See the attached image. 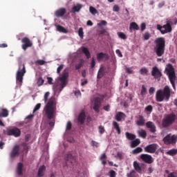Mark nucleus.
<instances>
[{
	"label": "nucleus",
	"instance_id": "1",
	"mask_svg": "<svg viewBox=\"0 0 177 177\" xmlns=\"http://www.w3.org/2000/svg\"><path fill=\"white\" fill-rule=\"evenodd\" d=\"M50 95V93L49 92H46L44 94V103L46 104L44 108V111L45 113L46 117H47L48 120H52L55 118V115H56V106L57 104V101L56 100L55 96H51L50 98L48 100Z\"/></svg>",
	"mask_w": 177,
	"mask_h": 177
},
{
	"label": "nucleus",
	"instance_id": "2",
	"mask_svg": "<svg viewBox=\"0 0 177 177\" xmlns=\"http://www.w3.org/2000/svg\"><path fill=\"white\" fill-rule=\"evenodd\" d=\"M153 50L158 57H161L165 53V38L158 37L154 41Z\"/></svg>",
	"mask_w": 177,
	"mask_h": 177
},
{
	"label": "nucleus",
	"instance_id": "3",
	"mask_svg": "<svg viewBox=\"0 0 177 177\" xmlns=\"http://www.w3.org/2000/svg\"><path fill=\"white\" fill-rule=\"evenodd\" d=\"M171 97V88L168 86H165L163 90H158L156 94V102H168Z\"/></svg>",
	"mask_w": 177,
	"mask_h": 177
},
{
	"label": "nucleus",
	"instance_id": "4",
	"mask_svg": "<svg viewBox=\"0 0 177 177\" xmlns=\"http://www.w3.org/2000/svg\"><path fill=\"white\" fill-rule=\"evenodd\" d=\"M165 73L169 77L170 84H171L174 89H176L175 86V82L176 81V75L175 74V68L172 66V64H169L168 67L165 68Z\"/></svg>",
	"mask_w": 177,
	"mask_h": 177
},
{
	"label": "nucleus",
	"instance_id": "5",
	"mask_svg": "<svg viewBox=\"0 0 177 177\" xmlns=\"http://www.w3.org/2000/svg\"><path fill=\"white\" fill-rule=\"evenodd\" d=\"M26 73H27L26 71V65H24V64L19 63L18 71L16 73L17 84H19V85H21V84H23V80Z\"/></svg>",
	"mask_w": 177,
	"mask_h": 177
},
{
	"label": "nucleus",
	"instance_id": "6",
	"mask_svg": "<svg viewBox=\"0 0 177 177\" xmlns=\"http://www.w3.org/2000/svg\"><path fill=\"white\" fill-rule=\"evenodd\" d=\"M176 120V115L174 113L168 114L165 116L162 121V126L163 128H168L170 125H172Z\"/></svg>",
	"mask_w": 177,
	"mask_h": 177
},
{
	"label": "nucleus",
	"instance_id": "7",
	"mask_svg": "<svg viewBox=\"0 0 177 177\" xmlns=\"http://www.w3.org/2000/svg\"><path fill=\"white\" fill-rule=\"evenodd\" d=\"M68 72L67 71H64L62 73V75L59 77V92H62L64 88L67 86V84H68Z\"/></svg>",
	"mask_w": 177,
	"mask_h": 177
},
{
	"label": "nucleus",
	"instance_id": "8",
	"mask_svg": "<svg viewBox=\"0 0 177 177\" xmlns=\"http://www.w3.org/2000/svg\"><path fill=\"white\" fill-rule=\"evenodd\" d=\"M176 141H177V135H171V133L167 135L164 138H163V142L165 145H176Z\"/></svg>",
	"mask_w": 177,
	"mask_h": 177
},
{
	"label": "nucleus",
	"instance_id": "9",
	"mask_svg": "<svg viewBox=\"0 0 177 177\" xmlns=\"http://www.w3.org/2000/svg\"><path fill=\"white\" fill-rule=\"evenodd\" d=\"M6 135L8 136H15V138H19L21 135V131L17 127H14L12 129L8 128L6 131Z\"/></svg>",
	"mask_w": 177,
	"mask_h": 177
},
{
	"label": "nucleus",
	"instance_id": "10",
	"mask_svg": "<svg viewBox=\"0 0 177 177\" xmlns=\"http://www.w3.org/2000/svg\"><path fill=\"white\" fill-rule=\"evenodd\" d=\"M157 30L161 32V34H168V32H172V26L166 24L163 26L160 24L157 25Z\"/></svg>",
	"mask_w": 177,
	"mask_h": 177
},
{
	"label": "nucleus",
	"instance_id": "11",
	"mask_svg": "<svg viewBox=\"0 0 177 177\" xmlns=\"http://www.w3.org/2000/svg\"><path fill=\"white\" fill-rule=\"evenodd\" d=\"M151 74L152 77H153L155 80H158V81H160V80H161V77H162V73H161V71L158 69V67L157 66H153L152 68Z\"/></svg>",
	"mask_w": 177,
	"mask_h": 177
},
{
	"label": "nucleus",
	"instance_id": "12",
	"mask_svg": "<svg viewBox=\"0 0 177 177\" xmlns=\"http://www.w3.org/2000/svg\"><path fill=\"white\" fill-rule=\"evenodd\" d=\"M21 43L23 44L21 48L24 50H27L28 48L32 46V41L28 37L22 38Z\"/></svg>",
	"mask_w": 177,
	"mask_h": 177
},
{
	"label": "nucleus",
	"instance_id": "13",
	"mask_svg": "<svg viewBox=\"0 0 177 177\" xmlns=\"http://www.w3.org/2000/svg\"><path fill=\"white\" fill-rule=\"evenodd\" d=\"M157 147H158V145L157 144H151L147 146H146L144 148V150L145 153H150L151 154H153L157 151Z\"/></svg>",
	"mask_w": 177,
	"mask_h": 177
},
{
	"label": "nucleus",
	"instance_id": "14",
	"mask_svg": "<svg viewBox=\"0 0 177 177\" xmlns=\"http://www.w3.org/2000/svg\"><path fill=\"white\" fill-rule=\"evenodd\" d=\"M19 156H20V146L15 145L10 153V157L11 158H16V157H19Z\"/></svg>",
	"mask_w": 177,
	"mask_h": 177
},
{
	"label": "nucleus",
	"instance_id": "15",
	"mask_svg": "<svg viewBox=\"0 0 177 177\" xmlns=\"http://www.w3.org/2000/svg\"><path fill=\"white\" fill-rule=\"evenodd\" d=\"M140 158L147 164H153V160L151 155L142 153L140 155Z\"/></svg>",
	"mask_w": 177,
	"mask_h": 177
},
{
	"label": "nucleus",
	"instance_id": "16",
	"mask_svg": "<svg viewBox=\"0 0 177 177\" xmlns=\"http://www.w3.org/2000/svg\"><path fill=\"white\" fill-rule=\"evenodd\" d=\"M110 59L109 54L104 53H98L97 54V62H106Z\"/></svg>",
	"mask_w": 177,
	"mask_h": 177
},
{
	"label": "nucleus",
	"instance_id": "17",
	"mask_svg": "<svg viewBox=\"0 0 177 177\" xmlns=\"http://www.w3.org/2000/svg\"><path fill=\"white\" fill-rule=\"evenodd\" d=\"M100 106H102V99H100V97L95 98L93 106V110L95 113L100 111Z\"/></svg>",
	"mask_w": 177,
	"mask_h": 177
},
{
	"label": "nucleus",
	"instance_id": "18",
	"mask_svg": "<svg viewBox=\"0 0 177 177\" xmlns=\"http://www.w3.org/2000/svg\"><path fill=\"white\" fill-rule=\"evenodd\" d=\"M66 8H61L55 12V16H56V17H63V16L66 15Z\"/></svg>",
	"mask_w": 177,
	"mask_h": 177
},
{
	"label": "nucleus",
	"instance_id": "19",
	"mask_svg": "<svg viewBox=\"0 0 177 177\" xmlns=\"http://www.w3.org/2000/svg\"><path fill=\"white\" fill-rule=\"evenodd\" d=\"M146 127L148 128L150 131V132H152V133H154L156 132V124L153 122H147L146 123Z\"/></svg>",
	"mask_w": 177,
	"mask_h": 177
},
{
	"label": "nucleus",
	"instance_id": "20",
	"mask_svg": "<svg viewBox=\"0 0 177 177\" xmlns=\"http://www.w3.org/2000/svg\"><path fill=\"white\" fill-rule=\"evenodd\" d=\"M85 118H86L85 112L84 111L81 112L77 118L78 122H80V124H84V122H85Z\"/></svg>",
	"mask_w": 177,
	"mask_h": 177
},
{
	"label": "nucleus",
	"instance_id": "21",
	"mask_svg": "<svg viewBox=\"0 0 177 177\" xmlns=\"http://www.w3.org/2000/svg\"><path fill=\"white\" fill-rule=\"evenodd\" d=\"M23 167L24 165L21 162H19L17 166V174L19 176L23 175Z\"/></svg>",
	"mask_w": 177,
	"mask_h": 177
},
{
	"label": "nucleus",
	"instance_id": "22",
	"mask_svg": "<svg viewBox=\"0 0 177 177\" xmlns=\"http://www.w3.org/2000/svg\"><path fill=\"white\" fill-rule=\"evenodd\" d=\"M82 52L85 55L86 59H91V52H89V49H88V48L82 46Z\"/></svg>",
	"mask_w": 177,
	"mask_h": 177
},
{
	"label": "nucleus",
	"instance_id": "23",
	"mask_svg": "<svg viewBox=\"0 0 177 177\" xmlns=\"http://www.w3.org/2000/svg\"><path fill=\"white\" fill-rule=\"evenodd\" d=\"M139 145H140V139L139 138H136L131 142V149H135V147H137V146H139Z\"/></svg>",
	"mask_w": 177,
	"mask_h": 177
},
{
	"label": "nucleus",
	"instance_id": "24",
	"mask_svg": "<svg viewBox=\"0 0 177 177\" xmlns=\"http://www.w3.org/2000/svg\"><path fill=\"white\" fill-rule=\"evenodd\" d=\"M112 125L114 129H115L118 135H121V128H120V124H118V122L113 121Z\"/></svg>",
	"mask_w": 177,
	"mask_h": 177
},
{
	"label": "nucleus",
	"instance_id": "25",
	"mask_svg": "<svg viewBox=\"0 0 177 177\" xmlns=\"http://www.w3.org/2000/svg\"><path fill=\"white\" fill-rule=\"evenodd\" d=\"M125 118V113H124L122 112H118L115 115V120L118 122H120V121H122V118Z\"/></svg>",
	"mask_w": 177,
	"mask_h": 177
},
{
	"label": "nucleus",
	"instance_id": "26",
	"mask_svg": "<svg viewBox=\"0 0 177 177\" xmlns=\"http://www.w3.org/2000/svg\"><path fill=\"white\" fill-rule=\"evenodd\" d=\"M145 118H143V116L142 115H140L138 121L136 122V124L138 127H143L145 125Z\"/></svg>",
	"mask_w": 177,
	"mask_h": 177
},
{
	"label": "nucleus",
	"instance_id": "27",
	"mask_svg": "<svg viewBox=\"0 0 177 177\" xmlns=\"http://www.w3.org/2000/svg\"><path fill=\"white\" fill-rule=\"evenodd\" d=\"M126 138L128 140H135L136 139V136L133 133H131L129 132L125 133Z\"/></svg>",
	"mask_w": 177,
	"mask_h": 177
},
{
	"label": "nucleus",
	"instance_id": "28",
	"mask_svg": "<svg viewBox=\"0 0 177 177\" xmlns=\"http://www.w3.org/2000/svg\"><path fill=\"white\" fill-rule=\"evenodd\" d=\"M8 115H9V111H8L6 109H1L0 111V117L6 118Z\"/></svg>",
	"mask_w": 177,
	"mask_h": 177
},
{
	"label": "nucleus",
	"instance_id": "29",
	"mask_svg": "<svg viewBox=\"0 0 177 177\" xmlns=\"http://www.w3.org/2000/svg\"><path fill=\"white\" fill-rule=\"evenodd\" d=\"M129 30L132 32V30H136L138 31L139 30V25L136 24V22H131L130 24Z\"/></svg>",
	"mask_w": 177,
	"mask_h": 177
},
{
	"label": "nucleus",
	"instance_id": "30",
	"mask_svg": "<svg viewBox=\"0 0 177 177\" xmlns=\"http://www.w3.org/2000/svg\"><path fill=\"white\" fill-rule=\"evenodd\" d=\"M81 9H82V5L77 4V6H74L72 8V13L78 12H80V10H81Z\"/></svg>",
	"mask_w": 177,
	"mask_h": 177
},
{
	"label": "nucleus",
	"instance_id": "31",
	"mask_svg": "<svg viewBox=\"0 0 177 177\" xmlns=\"http://www.w3.org/2000/svg\"><path fill=\"white\" fill-rule=\"evenodd\" d=\"M45 169H46V167H45V165L40 167L39 168L37 176H39V177L44 176V171H45Z\"/></svg>",
	"mask_w": 177,
	"mask_h": 177
},
{
	"label": "nucleus",
	"instance_id": "32",
	"mask_svg": "<svg viewBox=\"0 0 177 177\" xmlns=\"http://www.w3.org/2000/svg\"><path fill=\"white\" fill-rule=\"evenodd\" d=\"M133 167H134V169H136V171L137 172H138V174H142V167H140V166L139 165V163H138V162H133Z\"/></svg>",
	"mask_w": 177,
	"mask_h": 177
},
{
	"label": "nucleus",
	"instance_id": "33",
	"mask_svg": "<svg viewBox=\"0 0 177 177\" xmlns=\"http://www.w3.org/2000/svg\"><path fill=\"white\" fill-rule=\"evenodd\" d=\"M56 28L57 31H59V32H64V34H66L67 32V30L60 25H57Z\"/></svg>",
	"mask_w": 177,
	"mask_h": 177
},
{
	"label": "nucleus",
	"instance_id": "34",
	"mask_svg": "<svg viewBox=\"0 0 177 177\" xmlns=\"http://www.w3.org/2000/svg\"><path fill=\"white\" fill-rule=\"evenodd\" d=\"M140 138H142L143 139H146V136H147V133L144 129L138 131V132Z\"/></svg>",
	"mask_w": 177,
	"mask_h": 177
},
{
	"label": "nucleus",
	"instance_id": "35",
	"mask_svg": "<svg viewBox=\"0 0 177 177\" xmlns=\"http://www.w3.org/2000/svg\"><path fill=\"white\" fill-rule=\"evenodd\" d=\"M142 151H143V149H142L140 147H138L132 151V154H139V153H142Z\"/></svg>",
	"mask_w": 177,
	"mask_h": 177
},
{
	"label": "nucleus",
	"instance_id": "36",
	"mask_svg": "<svg viewBox=\"0 0 177 177\" xmlns=\"http://www.w3.org/2000/svg\"><path fill=\"white\" fill-rule=\"evenodd\" d=\"M147 73H149V70L146 67L141 68L140 70V74H141V75H146Z\"/></svg>",
	"mask_w": 177,
	"mask_h": 177
},
{
	"label": "nucleus",
	"instance_id": "37",
	"mask_svg": "<svg viewBox=\"0 0 177 177\" xmlns=\"http://www.w3.org/2000/svg\"><path fill=\"white\" fill-rule=\"evenodd\" d=\"M167 154H168V156H176L177 149H171L167 152Z\"/></svg>",
	"mask_w": 177,
	"mask_h": 177
},
{
	"label": "nucleus",
	"instance_id": "38",
	"mask_svg": "<svg viewBox=\"0 0 177 177\" xmlns=\"http://www.w3.org/2000/svg\"><path fill=\"white\" fill-rule=\"evenodd\" d=\"M89 11H90V13H91V15H93L97 13V10H96V8H95L93 6L89 7Z\"/></svg>",
	"mask_w": 177,
	"mask_h": 177
},
{
	"label": "nucleus",
	"instance_id": "39",
	"mask_svg": "<svg viewBox=\"0 0 177 177\" xmlns=\"http://www.w3.org/2000/svg\"><path fill=\"white\" fill-rule=\"evenodd\" d=\"M44 82H45V80H44L42 77H39L37 82V86H42V85H44Z\"/></svg>",
	"mask_w": 177,
	"mask_h": 177
},
{
	"label": "nucleus",
	"instance_id": "40",
	"mask_svg": "<svg viewBox=\"0 0 177 177\" xmlns=\"http://www.w3.org/2000/svg\"><path fill=\"white\" fill-rule=\"evenodd\" d=\"M118 35L119 38H121V39H127V35L122 32H118Z\"/></svg>",
	"mask_w": 177,
	"mask_h": 177
},
{
	"label": "nucleus",
	"instance_id": "41",
	"mask_svg": "<svg viewBox=\"0 0 177 177\" xmlns=\"http://www.w3.org/2000/svg\"><path fill=\"white\" fill-rule=\"evenodd\" d=\"M21 146L24 147V150H25L26 151H28V150H30V146H28L27 142H23L21 144Z\"/></svg>",
	"mask_w": 177,
	"mask_h": 177
},
{
	"label": "nucleus",
	"instance_id": "42",
	"mask_svg": "<svg viewBox=\"0 0 177 177\" xmlns=\"http://www.w3.org/2000/svg\"><path fill=\"white\" fill-rule=\"evenodd\" d=\"M145 111L147 113H151L153 111V106L151 105H148L145 107Z\"/></svg>",
	"mask_w": 177,
	"mask_h": 177
},
{
	"label": "nucleus",
	"instance_id": "43",
	"mask_svg": "<svg viewBox=\"0 0 177 177\" xmlns=\"http://www.w3.org/2000/svg\"><path fill=\"white\" fill-rule=\"evenodd\" d=\"M78 35L80 37V38H84V29L82 28H79Z\"/></svg>",
	"mask_w": 177,
	"mask_h": 177
},
{
	"label": "nucleus",
	"instance_id": "44",
	"mask_svg": "<svg viewBox=\"0 0 177 177\" xmlns=\"http://www.w3.org/2000/svg\"><path fill=\"white\" fill-rule=\"evenodd\" d=\"M127 177H136V171L132 170L130 173L127 174Z\"/></svg>",
	"mask_w": 177,
	"mask_h": 177
},
{
	"label": "nucleus",
	"instance_id": "45",
	"mask_svg": "<svg viewBox=\"0 0 177 177\" xmlns=\"http://www.w3.org/2000/svg\"><path fill=\"white\" fill-rule=\"evenodd\" d=\"M46 62H45L44 59H39L35 62V64H39V66H44Z\"/></svg>",
	"mask_w": 177,
	"mask_h": 177
},
{
	"label": "nucleus",
	"instance_id": "46",
	"mask_svg": "<svg viewBox=\"0 0 177 177\" xmlns=\"http://www.w3.org/2000/svg\"><path fill=\"white\" fill-rule=\"evenodd\" d=\"M72 159H73V154L67 153L66 156L65 157L66 161H71Z\"/></svg>",
	"mask_w": 177,
	"mask_h": 177
},
{
	"label": "nucleus",
	"instance_id": "47",
	"mask_svg": "<svg viewBox=\"0 0 177 177\" xmlns=\"http://www.w3.org/2000/svg\"><path fill=\"white\" fill-rule=\"evenodd\" d=\"M143 38L145 41H147L148 39H150V33H149V32H145L143 35Z\"/></svg>",
	"mask_w": 177,
	"mask_h": 177
},
{
	"label": "nucleus",
	"instance_id": "48",
	"mask_svg": "<svg viewBox=\"0 0 177 177\" xmlns=\"http://www.w3.org/2000/svg\"><path fill=\"white\" fill-rule=\"evenodd\" d=\"M99 132L101 135H103V133L105 132L104 127L103 126H99L98 127Z\"/></svg>",
	"mask_w": 177,
	"mask_h": 177
},
{
	"label": "nucleus",
	"instance_id": "49",
	"mask_svg": "<svg viewBox=\"0 0 177 177\" xmlns=\"http://www.w3.org/2000/svg\"><path fill=\"white\" fill-rule=\"evenodd\" d=\"M103 75H104L103 71H102V69H100V71L97 73V78L98 80H100V78H102Z\"/></svg>",
	"mask_w": 177,
	"mask_h": 177
},
{
	"label": "nucleus",
	"instance_id": "50",
	"mask_svg": "<svg viewBox=\"0 0 177 177\" xmlns=\"http://www.w3.org/2000/svg\"><path fill=\"white\" fill-rule=\"evenodd\" d=\"M95 66H96V61L95 60V57H92L91 62V68H94Z\"/></svg>",
	"mask_w": 177,
	"mask_h": 177
},
{
	"label": "nucleus",
	"instance_id": "51",
	"mask_svg": "<svg viewBox=\"0 0 177 177\" xmlns=\"http://www.w3.org/2000/svg\"><path fill=\"white\" fill-rule=\"evenodd\" d=\"M72 127L73 124H71V122L68 121L66 124V131H70Z\"/></svg>",
	"mask_w": 177,
	"mask_h": 177
},
{
	"label": "nucleus",
	"instance_id": "52",
	"mask_svg": "<svg viewBox=\"0 0 177 177\" xmlns=\"http://www.w3.org/2000/svg\"><path fill=\"white\" fill-rule=\"evenodd\" d=\"M63 67H64V65L61 64L59 65L57 68V74H60V71H62L63 70Z\"/></svg>",
	"mask_w": 177,
	"mask_h": 177
},
{
	"label": "nucleus",
	"instance_id": "53",
	"mask_svg": "<svg viewBox=\"0 0 177 177\" xmlns=\"http://www.w3.org/2000/svg\"><path fill=\"white\" fill-rule=\"evenodd\" d=\"M39 109H41V103L37 104L35 106V108H34V109H33V113H35V111H38V110H39Z\"/></svg>",
	"mask_w": 177,
	"mask_h": 177
},
{
	"label": "nucleus",
	"instance_id": "54",
	"mask_svg": "<svg viewBox=\"0 0 177 177\" xmlns=\"http://www.w3.org/2000/svg\"><path fill=\"white\" fill-rule=\"evenodd\" d=\"M91 146H94L95 147H99V142L92 140L91 142Z\"/></svg>",
	"mask_w": 177,
	"mask_h": 177
},
{
	"label": "nucleus",
	"instance_id": "55",
	"mask_svg": "<svg viewBox=\"0 0 177 177\" xmlns=\"http://www.w3.org/2000/svg\"><path fill=\"white\" fill-rule=\"evenodd\" d=\"M97 26H99V27H102V26H107V21L102 20L100 23L97 24Z\"/></svg>",
	"mask_w": 177,
	"mask_h": 177
},
{
	"label": "nucleus",
	"instance_id": "56",
	"mask_svg": "<svg viewBox=\"0 0 177 177\" xmlns=\"http://www.w3.org/2000/svg\"><path fill=\"white\" fill-rule=\"evenodd\" d=\"M109 174H110V177H115V175H116L115 171L111 170L109 171Z\"/></svg>",
	"mask_w": 177,
	"mask_h": 177
},
{
	"label": "nucleus",
	"instance_id": "57",
	"mask_svg": "<svg viewBox=\"0 0 177 177\" xmlns=\"http://www.w3.org/2000/svg\"><path fill=\"white\" fill-rule=\"evenodd\" d=\"M141 31H145L146 30V24L142 23L140 25Z\"/></svg>",
	"mask_w": 177,
	"mask_h": 177
},
{
	"label": "nucleus",
	"instance_id": "58",
	"mask_svg": "<svg viewBox=\"0 0 177 177\" xmlns=\"http://www.w3.org/2000/svg\"><path fill=\"white\" fill-rule=\"evenodd\" d=\"M113 12H120V7L117 5H115L113 6Z\"/></svg>",
	"mask_w": 177,
	"mask_h": 177
},
{
	"label": "nucleus",
	"instance_id": "59",
	"mask_svg": "<svg viewBox=\"0 0 177 177\" xmlns=\"http://www.w3.org/2000/svg\"><path fill=\"white\" fill-rule=\"evenodd\" d=\"M149 92L150 95H153V93H154V92H156V88L154 87H151L149 88Z\"/></svg>",
	"mask_w": 177,
	"mask_h": 177
},
{
	"label": "nucleus",
	"instance_id": "60",
	"mask_svg": "<svg viewBox=\"0 0 177 177\" xmlns=\"http://www.w3.org/2000/svg\"><path fill=\"white\" fill-rule=\"evenodd\" d=\"M47 80H48V82L50 85H53V83L52 82V81H53V79L52 77H48Z\"/></svg>",
	"mask_w": 177,
	"mask_h": 177
},
{
	"label": "nucleus",
	"instance_id": "61",
	"mask_svg": "<svg viewBox=\"0 0 177 177\" xmlns=\"http://www.w3.org/2000/svg\"><path fill=\"white\" fill-rule=\"evenodd\" d=\"M81 67H82V62L75 65V69L76 70H80V68H81Z\"/></svg>",
	"mask_w": 177,
	"mask_h": 177
},
{
	"label": "nucleus",
	"instance_id": "62",
	"mask_svg": "<svg viewBox=\"0 0 177 177\" xmlns=\"http://www.w3.org/2000/svg\"><path fill=\"white\" fill-rule=\"evenodd\" d=\"M126 72L127 74H132L133 73V71L131 69V68H126Z\"/></svg>",
	"mask_w": 177,
	"mask_h": 177
},
{
	"label": "nucleus",
	"instance_id": "63",
	"mask_svg": "<svg viewBox=\"0 0 177 177\" xmlns=\"http://www.w3.org/2000/svg\"><path fill=\"white\" fill-rule=\"evenodd\" d=\"M32 118H34V115L31 114V115H28L26 118V120H28L29 121H31V120H32Z\"/></svg>",
	"mask_w": 177,
	"mask_h": 177
},
{
	"label": "nucleus",
	"instance_id": "64",
	"mask_svg": "<svg viewBox=\"0 0 177 177\" xmlns=\"http://www.w3.org/2000/svg\"><path fill=\"white\" fill-rule=\"evenodd\" d=\"M167 177H177L176 173H175V172H171V173H170V174L168 175Z\"/></svg>",
	"mask_w": 177,
	"mask_h": 177
}]
</instances>
